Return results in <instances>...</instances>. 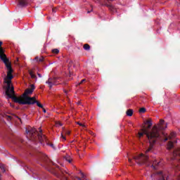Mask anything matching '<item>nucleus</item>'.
<instances>
[{
  "instance_id": "1",
  "label": "nucleus",
  "mask_w": 180,
  "mask_h": 180,
  "mask_svg": "<svg viewBox=\"0 0 180 180\" xmlns=\"http://www.w3.org/2000/svg\"><path fill=\"white\" fill-rule=\"evenodd\" d=\"M164 123V120H160L159 124L153 126V127L152 128V132L150 134H148L147 129H144V133H146V134H147L148 137L150 146L146 150L145 155L141 153L139 155L134 157V160H135V161L138 162V164H146L148 167H150V165H151V167L153 168V169H157V167L160 165V162H157V160H155L153 162L150 161V158H148V153L153 151V147L155 141H157V140L160 139L161 134L163 136H165V133H164V130H165L167 127V124H165Z\"/></svg>"
},
{
  "instance_id": "2",
  "label": "nucleus",
  "mask_w": 180,
  "mask_h": 180,
  "mask_svg": "<svg viewBox=\"0 0 180 180\" xmlns=\"http://www.w3.org/2000/svg\"><path fill=\"white\" fill-rule=\"evenodd\" d=\"M13 69L10 71H7V76L4 78V82L7 84L6 87V95L11 99H13L15 103L19 105H34V98L30 97L29 95H32L35 89L34 84H31V87L25 89L22 97H18L15 96V87L12 84V79H13Z\"/></svg>"
},
{
  "instance_id": "3",
  "label": "nucleus",
  "mask_w": 180,
  "mask_h": 180,
  "mask_svg": "<svg viewBox=\"0 0 180 180\" xmlns=\"http://www.w3.org/2000/svg\"><path fill=\"white\" fill-rule=\"evenodd\" d=\"M40 164L42 167H44V168L53 169L54 175H56L57 178H59V179L68 180V177L65 176V174H68L67 172L60 169V167L54 164L44 153H41L40 155Z\"/></svg>"
},
{
  "instance_id": "4",
  "label": "nucleus",
  "mask_w": 180,
  "mask_h": 180,
  "mask_svg": "<svg viewBox=\"0 0 180 180\" xmlns=\"http://www.w3.org/2000/svg\"><path fill=\"white\" fill-rule=\"evenodd\" d=\"M39 131L40 132L39 133V131H37V130L34 128L26 129V133L30 137V140H32L34 141H39L41 144H44V143H46L48 146H50V147H52V148H55L54 145L53 143H49V140L47 139L46 136L41 134V129Z\"/></svg>"
},
{
  "instance_id": "5",
  "label": "nucleus",
  "mask_w": 180,
  "mask_h": 180,
  "mask_svg": "<svg viewBox=\"0 0 180 180\" xmlns=\"http://www.w3.org/2000/svg\"><path fill=\"white\" fill-rule=\"evenodd\" d=\"M3 42L0 41V58L5 64L6 68H7V71H11L12 69V63L9 61V59L6 57L5 54V50L2 48Z\"/></svg>"
},
{
  "instance_id": "6",
  "label": "nucleus",
  "mask_w": 180,
  "mask_h": 180,
  "mask_svg": "<svg viewBox=\"0 0 180 180\" xmlns=\"http://www.w3.org/2000/svg\"><path fill=\"white\" fill-rule=\"evenodd\" d=\"M172 160H176L177 161H179V165H174V171L176 172V175L177 177V180H180V150H174L173 152V158H172Z\"/></svg>"
},
{
  "instance_id": "7",
  "label": "nucleus",
  "mask_w": 180,
  "mask_h": 180,
  "mask_svg": "<svg viewBox=\"0 0 180 180\" xmlns=\"http://www.w3.org/2000/svg\"><path fill=\"white\" fill-rule=\"evenodd\" d=\"M58 79H60V77H49L48 81L46 82V84H47L49 88L51 89L53 85H58Z\"/></svg>"
},
{
  "instance_id": "8",
  "label": "nucleus",
  "mask_w": 180,
  "mask_h": 180,
  "mask_svg": "<svg viewBox=\"0 0 180 180\" xmlns=\"http://www.w3.org/2000/svg\"><path fill=\"white\" fill-rule=\"evenodd\" d=\"M153 126V124H150L149 125H148V127L146 128V127H143V128L141 129V132H139V139H141V137H143V136H144V134H146V137L148 139V136L147 135V134H146L144 132V130H147L148 134H150V133L153 132V129H151L150 131H148V129H151V127Z\"/></svg>"
},
{
  "instance_id": "9",
  "label": "nucleus",
  "mask_w": 180,
  "mask_h": 180,
  "mask_svg": "<svg viewBox=\"0 0 180 180\" xmlns=\"http://www.w3.org/2000/svg\"><path fill=\"white\" fill-rule=\"evenodd\" d=\"M176 136V134L174 131L171 132L170 135L167 137V135L165 134V136L160 134V136L158 139V140L167 141L168 140H171V139H174Z\"/></svg>"
},
{
  "instance_id": "10",
  "label": "nucleus",
  "mask_w": 180,
  "mask_h": 180,
  "mask_svg": "<svg viewBox=\"0 0 180 180\" xmlns=\"http://www.w3.org/2000/svg\"><path fill=\"white\" fill-rule=\"evenodd\" d=\"M103 1H107V2H108V4L107 2H105L103 5L104 6H106L107 8H108L109 11H110L112 13H115V12H116V8H115L113 5L110 4V2H113V1L115 0H103Z\"/></svg>"
},
{
  "instance_id": "11",
  "label": "nucleus",
  "mask_w": 180,
  "mask_h": 180,
  "mask_svg": "<svg viewBox=\"0 0 180 180\" xmlns=\"http://www.w3.org/2000/svg\"><path fill=\"white\" fill-rule=\"evenodd\" d=\"M158 175H159L158 180H168V176H167V174H163L162 172H158Z\"/></svg>"
},
{
  "instance_id": "12",
  "label": "nucleus",
  "mask_w": 180,
  "mask_h": 180,
  "mask_svg": "<svg viewBox=\"0 0 180 180\" xmlns=\"http://www.w3.org/2000/svg\"><path fill=\"white\" fill-rule=\"evenodd\" d=\"M27 1L29 0H18V5H20V6H26V5L29 4Z\"/></svg>"
},
{
  "instance_id": "13",
  "label": "nucleus",
  "mask_w": 180,
  "mask_h": 180,
  "mask_svg": "<svg viewBox=\"0 0 180 180\" xmlns=\"http://www.w3.org/2000/svg\"><path fill=\"white\" fill-rule=\"evenodd\" d=\"M172 148H174V143L172 141H169L167 144V150H172Z\"/></svg>"
},
{
  "instance_id": "14",
  "label": "nucleus",
  "mask_w": 180,
  "mask_h": 180,
  "mask_svg": "<svg viewBox=\"0 0 180 180\" xmlns=\"http://www.w3.org/2000/svg\"><path fill=\"white\" fill-rule=\"evenodd\" d=\"M83 49L84 50H86V51H89V50H91V46H89V44H85L84 46H83Z\"/></svg>"
},
{
  "instance_id": "15",
  "label": "nucleus",
  "mask_w": 180,
  "mask_h": 180,
  "mask_svg": "<svg viewBox=\"0 0 180 180\" xmlns=\"http://www.w3.org/2000/svg\"><path fill=\"white\" fill-rule=\"evenodd\" d=\"M29 74H30L31 78H32V79H37V76H36V75H34L33 71L30 70Z\"/></svg>"
},
{
  "instance_id": "16",
  "label": "nucleus",
  "mask_w": 180,
  "mask_h": 180,
  "mask_svg": "<svg viewBox=\"0 0 180 180\" xmlns=\"http://www.w3.org/2000/svg\"><path fill=\"white\" fill-rule=\"evenodd\" d=\"M35 60H36V61H37V63H43L44 58L43 57L39 58V57L37 56L35 58Z\"/></svg>"
},
{
  "instance_id": "17",
  "label": "nucleus",
  "mask_w": 180,
  "mask_h": 180,
  "mask_svg": "<svg viewBox=\"0 0 180 180\" xmlns=\"http://www.w3.org/2000/svg\"><path fill=\"white\" fill-rule=\"evenodd\" d=\"M34 103H37V106H38V108H41V109H43V105H41V103H40V102L36 101V97H34Z\"/></svg>"
},
{
  "instance_id": "18",
  "label": "nucleus",
  "mask_w": 180,
  "mask_h": 180,
  "mask_svg": "<svg viewBox=\"0 0 180 180\" xmlns=\"http://www.w3.org/2000/svg\"><path fill=\"white\" fill-rule=\"evenodd\" d=\"M0 168L3 171V172H6V167H5V165L0 163Z\"/></svg>"
},
{
  "instance_id": "19",
  "label": "nucleus",
  "mask_w": 180,
  "mask_h": 180,
  "mask_svg": "<svg viewBox=\"0 0 180 180\" xmlns=\"http://www.w3.org/2000/svg\"><path fill=\"white\" fill-rule=\"evenodd\" d=\"M127 116H133V110L129 109L127 111Z\"/></svg>"
},
{
  "instance_id": "20",
  "label": "nucleus",
  "mask_w": 180,
  "mask_h": 180,
  "mask_svg": "<svg viewBox=\"0 0 180 180\" xmlns=\"http://www.w3.org/2000/svg\"><path fill=\"white\" fill-rule=\"evenodd\" d=\"M52 53L53 54H58L60 53V50L57 49H54L52 50Z\"/></svg>"
},
{
  "instance_id": "21",
  "label": "nucleus",
  "mask_w": 180,
  "mask_h": 180,
  "mask_svg": "<svg viewBox=\"0 0 180 180\" xmlns=\"http://www.w3.org/2000/svg\"><path fill=\"white\" fill-rule=\"evenodd\" d=\"M139 112L140 113H146V108H140Z\"/></svg>"
},
{
  "instance_id": "22",
  "label": "nucleus",
  "mask_w": 180,
  "mask_h": 180,
  "mask_svg": "<svg viewBox=\"0 0 180 180\" xmlns=\"http://www.w3.org/2000/svg\"><path fill=\"white\" fill-rule=\"evenodd\" d=\"M145 124H153V122H151V120H148L144 122Z\"/></svg>"
},
{
  "instance_id": "23",
  "label": "nucleus",
  "mask_w": 180,
  "mask_h": 180,
  "mask_svg": "<svg viewBox=\"0 0 180 180\" xmlns=\"http://www.w3.org/2000/svg\"><path fill=\"white\" fill-rule=\"evenodd\" d=\"M65 159L66 160V161H68V162H70V163L72 162L71 158L70 157L68 156L65 157Z\"/></svg>"
},
{
  "instance_id": "24",
  "label": "nucleus",
  "mask_w": 180,
  "mask_h": 180,
  "mask_svg": "<svg viewBox=\"0 0 180 180\" xmlns=\"http://www.w3.org/2000/svg\"><path fill=\"white\" fill-rule=\"evenodd\" d=\"M79 126H82V127H85V125L82 124V123L77 122Z\"/></svg>"
},
{
  "instance_id": "25",
  "label": "nucleus",
  "mask_w": 180,
  "mask_h": 180,
  "mask_svg": "<svg viewBox=\"0 0 180 180\" xmlns=\"http://www.w3.org/2000/svg\"><path fill=\"white\" fill-rule=\"evenodd\" d=\"M80 175H82V178H85V174L82 173V172L80 171Z\"/></svg>"
},
{
  "instance_id": "26",
  "label": "nucleus",
  "mask_w": 180,
  "mask_h": 180,
  "mask_svg": "<svg viewBox=\"0 0 180 180\" xmlns=\"http://www.w3.org/2000/svg\"><path fill=\"white\" fill-rule=\"evenodd\" d=\"M65 134H68V136H70V134H71V132L70 131H65Z\"/></svg>"
},
{
  "instance_id": "27",
  "label": "nucleus",
  "mask_w": 180,
  "mask_h": 180,
  "mask_svg": "<svg viewBox=\"0 0 180 180\" xmlns=\"http://www.w3.org/2000/svg\"><path fill=\"white\" fill-rule=\"evenodd\" d=\"M61 137H62V139H63L64 141H65V136H64V135H63V134H61Z\"/></svg>"
},
{
  "instance_id": "28",
  "label": "nucleus",
  "mask_w": 180,
  "mask_h": 180,
  "mask_svg": "<svg viewBox=\"0 0 180 180\" xmlns=\"http://www.w3.org/2000/svg\"><path fill=\"white\" fill-rule=\"evenodd\" d=\"M85 81H86V79H83L81 81L80 84H82V83L85 82Z\"/></svg>"
},
{
  "instance_id": "29",
  "label": "nucleus",
  "mask_w": 180,
  "mask_h": 180,
  "mask_svg": "<svg viewBox=\"0 0 180 180\" xmlns=\"http://www.w3.org/2000/svg\"><path fill=\"white\" fill-rule=\"evenodd\" d=\"M12 120V117L8 116V120Z\"/></svg>"
},
{
  "instance_id": "30",
  "label": "nucleus",
  "mask_w": 180,
  "mask_h": 180,
  "mask_svg": "<svg viewBox=\"0 0 180 180\" xmlns=\"http://www.w3.org/2000/svg\"><path fill=\"white\" fill-rule=\"evenodd\" d=\"M37 75L39 78H41V75L40 73H37Z\"/></svg>"
},
{
  "instance_id": "31",
  "label": "nucleus",
  "mask_w": 180,
  "mask_h": 180,
  "mask_svg": "<svg viewBox=\"0 0 180 180\" xmlns=\"http://www.w3.org/2000/svg\"><path fill=\"white\" fill-rule=\"evenodd\" d=\"M52 12H56V8H53Z\"/></svg>"
},
{
  "instance_id": "32",
  "label": "nucleus",
  "mask_w": 180,
  "mask_h": 180,
  "mask_svg": "<svg viewBox=\"0 0 180 180\" xmlns=\"http://www.w3.org/2000/svg\"><path fill=\"white\" fill-rule=\"evenodd\" d=\"M77 178V179H78V180H82V179H81V178H79V177H76Z\"/></svg>"
},
{
  "instance_id": "33",
  "label": "nucleus",
  "mask_w": 180,
  "mask_h": 180,
  "mask_svg": "<svg viewBox=\"0 0 180 180\" xmlns=\"http://www.w3.org/2000/svg\"><path fill=\"white\" fill-rule=\"evenodd\" d=\"M44 113H46V109L43 110Z\"/></svg>"
},
{
  "instance_id": "34",
  "label": "nucleus",
  "mask_w": 180,
  "mask_h": 180,
  "mask_svg": "<svg viewBox=\"0 0 180 180\" xmlns=\"http://www.w3.org/2000/svg\"><path fill=\"white\" fill-rule=\"evenodd\" d=\"M59 126H63V124H60V122H58Z\"/></svg>"
},
{
  "instance_id": "35",
  "label": "nucleus",
  "mask_w": 180,
  "mask_h": 180,
  "mask_svg": "<svg viewBox=\"0 0 180 180\" xmlns=\"http://www.w3.org/2000/svg\"><path fill=\"white\" fill-rule=\"evenodd\" d=\"M129 162H131V159H129Z\"/></svg>"
},
{
  "instance_id": "36",
  "label": "nucleus",
  "mask_w": 180,
  "mask_h": 180,
  "mask_svg": "<svg viewBox=\"0 0 180 180\" xmlns=\"http://www.w3.org/2000/svg\"><path fill=\"white\" fill-rule=\"evenodd\" d=\"M87 13H91V11H88Z\"/></svg>"
},
{
  "instance_id": "37",
  "label": "nucleus",
  "mask_w": 180,
  "mask_h": 180,
  "mask_svg": "<svg viewBox=\"0 0 180 180\" xmlns=\"http://www.w3.org/2000/svg\"><path fill=\"white\" fill-rule=\"evenodd\" d=\"M67 94V91H65Z\"/></svg>"
}]
</instances>
